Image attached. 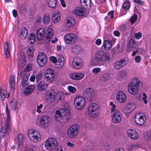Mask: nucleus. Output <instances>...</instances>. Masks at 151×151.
<instances>
[{
  "mask_svg": "<svg viewBox=\"0 0 151 151\" xmlns=\"http://www.w3.org/2000/svg\"><path fill=\"white\" fill-rule=\"evenodd\" d=\"M110 55V53L101 50L96 51L94 54V63L98 65H104L109 60Z\"/></svg>",
  "mask_w": 151,
  "mask_h": 151,
  "instance_id": "1",
  "label": "nucleus"
},
{
  "mask_svg": "<svg viewBox=\"0 0 151 151\" xmlns=\"http://www.w3.org/2000/svg\"><path fill=\"white\" fill-rule=\"evenodd\" d=\"M69 114L68 109L64 108L60 111L57 110L55 114V119L60 123L66 122L69 118L68 116Z\"/></svg>",
  "mask_w": 151,
  "mask_h": 151,
  "instance_id": "2",
  "label": "nucleus"
},
{
  "mask_svg": "<svg viewBox=\"0 0 151 151\" xmlns=\"http://www.w3.org/2000/svg\"><path fill=\"white\" fill-rule=\"evenodd\" d=\"M141 83L138 78L133 79L131 82L129 83L127 86L128 90L129 93L132 95H135L138 93Z\"/></svg>",
  "mask_w": 151,
  "mask_h": 151,
  "instance_id": "3",
  "label": "nucleus"
},
{
  "mask_svg": "<svg viewBox=\"0 0 151 151\" xmlns=\"http://www.w3.org/2000/svg\"><path fill=\"white\" fill-rule=\"evenodd\" d=\"M88 110L89 114L91 117H96L99 114L98 105L95 103L91 104L89 106Z\"/></svg>",
  "mask_w": 151,
  "mask_h": 151,
  "instance_id": "4",
  "label": "nucleus"
},
{
  "mask_svg": "<svg viewBox=\"0 0 151 151\" xmlns=\"http://www.w3.org/2000/svg\"><path fill=\"white\" fill-rule=\"evenodd\" d=\"M28 135L29 139L33 142H36L40 139L41 135L39 132L36 130L32 129L28 130Z\"/></svg>",
  "mask_w": 151,
  "mask_h": 151,
  "instance_id": "5",
  "label": "nucleus"
},
{
  "mask_svg": "<svg viewBox=\"0 0 151 151\" xmlns=\"http://www.w3.org/2000/svg\"><path fill=\"white\" fill-rule=\"evenodd\" d=\"M79 129V126L77 124L72 125L68 129L67 134L68 136L71 138H75L78 134Z\"/></svg>",
  "mask_w": 151,
  "mask_h": 151,
  "instance_id": "6",
  "label": "nucleus"
},
{
  "mask_svg": "<svg viewBox=\"0 0 151 151\" xmlns=\"http://www.w3.org/2000/svg\"><path fill=\"white\" fill-rule=\"evenodd\" d=\"M146 119L145 115L140 113H137L134 117L135 123L139 126H142L146 122Z\"/></svg>",
  "mask_w": 151,
  "mask_h": 151,
  "instance_id": "7",
  "label": "nucleus"
},
{
  "mask_svg": "<svg viewBox=\"0 0 151 151\" xmlns=\"http://www.w3.org/2000/svg\"><path fill=\"white\" fill-rule=\"evenodd\" d=\"M58 144V142L55 139L50 138L46 140L45 146L46 149L52 151Z\"/></svg>",
  "mask_w": 151,
  "mask_h": 151,
  "instance_id": "8",
  "label": "nucleus"
},
{
  "mask_svg": "<svg viewBox=\"0 0 151 151\" xmlns=\"http://www.w3.org/2000/svg\"><path fill=\"white\" fill-rule=\"evenodd\" d=\"M74 104L76 108L78 110H80L84 107L86 104V101L83 97L81 96H78L75 99Z\"/></svg>",
  "mask_w": 151,
  "mask_h": 151,
  "instance_id": "9",
  "label": "nucleus"
},
{
  "mask_svg": "<svg viewBox=\"0 0 151 151\" xmlns=\"http://www.w3.org/2000/svg\"><path fill=\"white\" fill-rule=\"evenodd\" d=\"M47 59L45 54L41 52L39 53L37 56V63L40 66H43L46 64Z\"/></svg>",
  "mask_w": 151,
  "mask_h": 151,
  "instance_id": "10",
  "label": "nucleus"
},
{
  "mask_svg": "<svg viewBox=\"0 0 151 151\" xmlns=\"http://www.w3.org/2000/svg\"><path fill=\"white\" fill-rule=\"evenodd\" d=\"M64 39L67 44L70 45L73 44L77 40V37L73 33H68L65 34Z\"/></svg>",
  "mask_w": 151,
  "mask_h": 151,
  "instance_id": "11",
  "label": "nucleus"
},
{
  "mask_svg": "<svg viewBox=\"0 0 151 151\" xmlns=\"http://www.w3.org/2000/svg\"><path fill=\"white\" fill-rule=\"evenodd\" d=\"M44 76L46 81L50 82L53 81L55 76L53 70L51 69H48L45 72Z\"/></svg>",
  "mask_w": 151,
  "mask_h": 151,
  "instance_id": "12",
  "label": "nucleus"
},
{
  "mask_svg": "<svg viewBox=\"0 0 151 151\" xmlns=\"http://www.w3.org/2000/svg\"><path fill=\"white\" fill-rule=\"evenodd\" d=\"M113 122L117 124L119 123L121 120V113L119 110H116L113 113L112 115Z\"/></svg>",
  "mask_w": 151,
  "mask_h": 151,
  "instance_id": "13",
  "label": "nucleus"
},
{
  "mask_svg": "<svg viewBox=\"0 0 151 151\" xmlns=\"http://www.w3.org/2000/svg\"><path fill=\"white\" fill-rule=\"evenodd\" d=\"M72 64L75 68L78 69L82 66L83 62L80 58L75 57L74 58Z\"/></svg>",
  "mask_w": 151,
  "mask_h": 151,
  "instance_id": "14",
  "label": "nucleus"
},
{
  "mask_svg": "<svg viewBox=\"0 0 151 151\" xmlns=\"http://www.w3.org/2000/svg\"><path fill=\"white\" fill-rule=\"evenodd\" d=\"M94 95V92L92 88L86 89L84 91V96L89 101L93 99Z\"/></svg>",
  "mask_w": 151,
  "mask_h": 151,
  "instance_id": "15",
  "label": "nucleus"
},
{
  "mask_svg": "<svg viewBox=\"0 0 151 151\" xmlns=\"http://www.w3.org/2000/svg\"><path fill=\"white\" fill-rule=\"evenodd\" d=\"M116 99L118 101L121 103L124 102L127 100L126 95L122 91L118 92L116 95Z\"/></svg>",
  "mask_w": 151,
  "mask_h": 151,
  "instance_id": "16",
  "label": "nucleus"
},
{
  "mask_svg": "<svg viewBox=\"0 0 151 151\" xmlns=\"http://www.w3.org/2000/svg\"><path fill=\"white\" fill-rule=\"evenodd\" d=\"M128 137L132 139H136L138 137V134L137 131L134 129H129L127 132Z\"/></svg>",
  "mask_w": 151,
  "mask_h": 151,
  "instance_id": "17",
  "label": "nucleus"
},
{
  "mask_svg": "<svg viewBox=\"0 0 151 151\" xmlns=\"http://www.w3.org/2000/svg\"><path fill=\"white\" fill-rule=\"evenodd\" d=\"M17 63L19 65L23 66L27 63L26 57L24 53H21L18 56L17 59Z\"/></svg>",
  "mask_w": 151,
  "mask_h": 151,
  "instance_id": "18",
  "label": "nucleus"
},
{
  "mask_svg": "<svg viewBox=\"0 0 151 151\" xmlns=\"http://www.w3.org/2000/svg\"><path fill=\"white\" fill-rule=\"evenodd\" d=\"M126 63V60L122 59L116 62L114 65V67L116 70L120 69L125 65Z\"/></svg>",
  "mask_w": 151,
  "mask_h": 151,
  "instance_id": "19",
  "label": "nucleus"
},
{
  "mask_svg": "<svg viewBox=\"0 0 151 151\" xmlns=\"http://www.w3.org/2000/svg\"><path fill=\"white\" fill-rule=\"evenodd\" d=\"M86 8L82 6L81 7H78L76 8L74 11V13L78 16H84L86 14Z\"/></svg>",
  "mask_w": 151,
  "mask_h": 151,
  "instance_id": "20",
  "label": "nucleus"
},
{
  "mask_svg": "<svg viewBox=\"0 0 151 151\" xmlns=\"http://www.w3.org/2000/svg\"><path fill=\"white\" fill-rule=\"evenodd\" d=\"M112 46V43L110 41L104 40L103 42L101 49L103 50H107L110 49Z\"/></svg>",
  "mask_w": 151,
  "mask_h": 151,
  "instance_id": "21",
  "label": "nucleus"
},
{
  "mask_svg": "<svg viewBox=\"0 0 151 151\" xmlns=\"http://www.w3.org/2000/svg\"><path fill=\"white\" fill-rule=\"evenodd\" d=\"M50 119L47 115L43 116L40 119L41 125L44 127H47L49 124Z\"/></svg>",
  "mask_w": 151,
  "mask_h": 151,
  "instance_id": "22",
  "label": "nucleus"
},
{
  "mask_svg": "<svg viewBox=\"0 0 151 151\" xmlns=\"http://www.w3.org/2000/svg\"><path fill=\"white\" fill-rule=\"evenodd\" d=\"M47 95V101L49 103H51L55 99V96L54 92L53 91H51L48 92Z\"/></svg>",
  "mask_w": 151,
  "mask_h": 151,
  "instance_id": "23",
  "label": "nucleus"
},
{
  "mask_svg": "<svg viewBox=\"0 0 151 151\" xmlns=\"http://www.w3.org/2000/svg\"><path fill=\"white\" fill-rule=\"evenodd\" d=\"M84 76V74L81 73H74L70 75V77L71 79L76 80L81 79Z\"/></svg>",
  "mask_w": 151,
  "mask_h": 151,
  "instance_id": "24",
  "label": "nucleus"
},
{
  "mask_svg": "<svg viewBox=\"0 0 151 151\" xmlns=\"http://www.w3.org/2000/svg\"><path fill=\"white\" fill-rule=\"evenodd\" d=\"M9 129V124L8 122L6 123V124L4 126L2 127L0 131V134L1 137L2 138H4L6 133L8 132V130Z\"/></svg>",
  "mask_w": 151,
  "mask_h": 151,
  "instance_id": "25",
  "label": "nucleus"
},
{
  "mask_svg": "<svg viewBox=\"0 0 151 151\" xmlns=\"http://www.w3.org/2000/svg\"><path fill=\"white\" fill-rule=\"evenodd\" d=\"M53 31L51 28H50L47 30V33L45 36L46 40L45 42L48 43L50 41L51 38L53 37Z\"/></svg>",
  "mask_w": 151,
  "mask_h": 151,
  "instance_id": "26",
  "label": "nucleus"
},
{
  "mask_svg": "<svg viewBox=\"0 0 151 151\" xmlns=\"http://www.w3.org/2000/svg\"><path fill=\"white\" fill-rule=\"evenodd\" d=\"M58 61L56 64L57 67L60 68L62 67L64 63L65 59L63 56L60 55L58 56Z\"/></svg>",
  "mask_w": 151,
  "mask_h": 151,
  "instance_id": "27",
  "label": "nucleus"
},
{
  "mask_svg": "<svg viewBox=\"0 0 151 151\" xmlns=\"http://www.w3.org/2000/svg\"><path fill=\"white\" fill-rule=\"evenodd\" d=\"M45 34V31L42 28L39 29L37 32V36L38 40L40 41L42 39Z\"/></svg>",
  "mask_w": 151,
  "mask_h": 151,
  "instance_id": "28",
  "label": "nucleus"
},
{
  "mask_svg": "<svg viewBox=\"0 0 151 151\" xmlns=\"http://www.w3.org/2000/svg\"><path fill=\"white\" fill-rule=\"evenodd\" d=\"M48 84L46 82L41 81L39 83L38 85V89L40 91L45 90L47 88Z\"/></svg>",
  "mask_w": 151,
  "mask_h": 151,
  "instance_id": "29",
  "label": "nucleus"
},
{
  "mask_svg": "<svg viewBox=\"0 0 151 151\" xmlns=\"http://www.w3.org/2000/svg\"><path fill=\"white\" fill-rule=\"evenodd\" d=\"M80 2L81 6L86 9L91 6V0H80Z\"/></svg>",
  "mask_w": 151,
  "mask_h": 151,
  "instance_id": "30",
  "label": "nucleus"
},
{
  "mask_svg": "<svg viewBox=\"0 0 151 151\" xmlns=\"http://www.w3.org/2000/svg\"><path fill=\"white\" fill-rule=\"evenodd\" d=\"M28 31L25 27H22L20 31V36L22 39H25L27 37Z\"/></svg>",
  "mask_w": 151,
  "mask_h": 151,
  "instance_id": "31",
  "label": "nucleus"
},
{
  "mask_svg": "<svg viewBox=\"0 0 151 151\" xmlns=\"http://www.w3.org/2000/svg\"><path fill=\"white\" fill-rule=\"evenodd\" d=\"M60 14L58 12L53 14L52 15V19L54 22L56 23L58 22L60 18Z\"/></svg>",
  "mask_w": 151,
  "mask_h": 151,
  "instance_id": "32",
  "label": "nucleus"
},
{
  "mask_svg": "<svg viewBox=\"0 0 151 151\" xmlns=\"http://www.w3.org/2000/svg\"><path fill=\"white\" fill-rule=\"evenodd\" d=\"M82 47L79 45H74L73 47L72 51L76 54L82 52Z\"/></svg>",
  "mask_w": 151,
  "mask_h": 151,
  "instance_id": "33",
  "label": "nucleus"
},
{
  "mask_svg": "<svg viewBox=\"0 0 151 151\" xmlns=\"http://www.w3.org/2000/svg\"><path fill=\"white\" fill-rule=\"evenodd\" d=\"M75 24V20L73 17H70L67 20L66 24L67 27H70Z\"/></svg>",
  "mask_w": 151,
  "mask_h": 151,
  "instance_id": "34",
  "label": "nucleus"
},
{
  "mask_svg": "<svg viewBox=\"0 0 151 151\" xmlns=\"http://www.w3.org/2000/svg\"><path fill=\"white\" fill-rule=\"evenodd\" d=\"M8 49V43L7 42H6L4 45V52L6 58H8L9 56V53Z\"/></svg>",
  "mask_w": 151,
  "mask_h": 151,
  "instance_id": "35",
  "label": "nucleus"
},
{
  "mask_svg": "<svg viewBox=\"0 0 151 151\" xmlns=\"http://www.w3.org/2000/svg\"><path fill=\"white\" fill-rule=\"evenodd\" d=\"M19 12L22 15L24 16L27 12V9L26 6L22 5L19 10Z\"/></svg>",
  "mask_w": 151,
  "mask_h": 151,
  "instance_id": "36",
  "label": "nucleus"
},
{
  "mask_svg": "<svg viewBox=\"0 0 151 151\" xmlns=\"http://www.w3.org/2000/svg\"><path fill=\"white\" fill-rule=\"evenodd\" d=\"M135 105L133 103H129L126 107V109L129 111H133L135 108Z\"/></svg>",
  "mask_w": 151,
  "mask_h": 151,
  "instance_id": "37",
  "label": "nucleus"
},
{
  "mask_svg": "<svg viewBox=\"0 0 151 151\" xmlns=\"http://www.w3.org/2000/svg\"><path fill=\"white\" fill-rule=\"evenodd\" d=\"M48 6L51 8H54L56 5V0H47Z\"/></svg>",
  "mask_w": 151,
  "mask_h": 151,
  "instance_id": "38",
  "label": "nucleus"
},
{
  "mask_svg": "<svg viewBox=\"0 0 151 151\" xmlns=\"http://www.w3.org/2000/svg\"><path fill=\"white\" fill-rule=\"evenodd\" d=\"M17 101L15 99H13L11 102V106L12 108L13 109L15 110H16L17 109Z\"/></svg>",
  "mask_w": 151,
  "mask_h": 151,
  "instance_id": "39",
  "label": "nucleus"
},
{
  "mask_svg": "<svg viewBox=\"0 0 151 151\" xmlns=\"http://www.w3.org/2000/svg\"><path fill=\"white\" fill-rule=\"evenodd\" d=\"M28 37L30 44H32L35 42V37L34 34L32 33H31Z\"/></svg>",
  "mask_w": 151,
  "mask_h": 151,
  "instance_id": "40",
  "label": "nucleus"
},
{
  "mask_svg": "<svg viewBox=\"0 0 151 151\" xmlns=\"http://www.w3.org/2000/svg\"><path fill=\"white\" fill-rule=\"evenodd\" d=\"M110 79L109 76L106 73H104L101 78V79L103 81H106Z\"/></svg>",
  "mask_w": 151,
  "mask_h": 151,
  "instance_id": "41",
  "label": "nucleus"
},
{
  "mask_svg": "<svg viewBox=\"0 0 151 151\" xmlns=\"http://www.w3.org/2000/svg\"><path fill=\"white\" fill-rule=\"evenodd\" d=\"M130 6V3L128 1H126L123 4L122 7L125 10L129 9Z\"/></svg>",
  "mask_w": 151,
  "mask_h": 151,
  "instance_id": "42",
  "label": "nucleus"
},
{
  "mask_svg": "<svg viewBox=\"0 0 151 151\" xmlns=\"http://www.w3.org/2000/svg\"><path fill=\"white\" fill-rule=\"evenodd\" d=\"M50 20V17L48 14H46L44 16L43 21L44 23H48L49 22Z\"/></svg>",
  "mask_w": 151,
  "mask_h": 151,
  "instance_id": "43",
  "label": "nucleus"
},
{
  "mask_svg": "<svg viewBox=\"0 0 151 151\" xmlns=\"http://www.w3.org/2000/svg\"><path fill=\"white\" fill-rule=\"evenodd\" d=\"M10 78L11 81V88L14 90L15 88L14 76L13 75H11L10 76Z\"/></svg>",
  "mask_w": 151,
  "mask_h": 151,
  "instance_id": "44",
  "label": "nucleus"
},
{
  "mask_svg": "<svg viewBox=\"0 0 151 151\" xmlns=\"http://www.w3.org/2000/svg\"><path fill=\"white\" fill-rule=\"evenodd\" d=\"M129 45L130 48H134L136 46V43L134 40L132 39L129 41Z\"/></svg>",
  "mask_w": 151,
  "mask_h": 151,
  "instance_id": "45",
  "label": "nucleus"
},
{
  "mask_svg": "<svg viewBox=\"0 0 151 151\" xmlns=\"http://www.w3.org/2000/svg\"><path fill=\"white\" fill-rule=\"evenodd\" d=\"M137 18V14H134L133 16H132L129 20L132 24H134L136 21Z\"/></svg>",
  "mask_w": 151,
  "mask_h": 151,
  "instance_id": "46",
  "label": "nucleus"
},
{
  "mask_svg": "<svg viewBox=\"0 0 151 151\" xmlns=\"http://www.w3.org/2000/svg\"><path fill=\"white\" fill-rule=\"evenodd\" d=\"M4 91L2 92V90L1 91V100L4 101V99L6 97V92L4 90V89H3Z\"/></svg>",
  "mask_w": 151,
  "mask_h": 151,
  "instance_id": "47",
  "label": "nucleus"
},
{
  "mask_svg": "<svg viewBox=\"0 0 151 151\" xmlns=\"http://www.w3.org/2000/svg\"><path fill=\"white\" fill-rule=\"evenodd\" d=\"M51 151H63V150L62 147L58 144L53 150Z\"/></svg>",
  "mask_w": 151,
  "mask_h": 151,
  "instance_id": "48",
  "label": "nucleus"
},
{
  "mask_svg": "<svg viewBox=\"0 0 151 151\" xmlns=\"http://www.w3.org/2000/svg\"><path fill=\"white\" fill-rule=\"evenodd\" d=\"M57 97L56 99L58 100L62 101L63 99V94L58 93L56 94Z\"/></svg>",
  "mask_w": 151,
  "mask_h": 151,
  "instance_id": "49",
  "label": "nucleus"
},
{
  "mask_svg": "<svg viewBox=\"0 0 151 151\" xmlns=\"http://www.w3.org/2000/svg\"><path fill=\"white\" fill-rule=\"evenodd\" d=\"M27 52L29 57H32V55L33 53V47H29L28 50L27 51Z\"/></svg>",
  "mask_w": 151,
  "mask_h": 151,
  "instance_id": "50",
  "label": "nucleus"
},
{
  "mask_svg": "<svg viewBox=\"0 0 151 151\" xmlns=\"http://www.w3.org/2000/svg\"><path fill=\"white\" fill-rule=\"evenodd\" d=\"M68 89L69 91L72 93H75L76 91V88L71 86H69L68 87Z\"/></svg>",
  "mask_w": 151,
  "mask_h": 151,
  "instance_id": "51",
  "label": "nucleus"
},
{
  "mask_svg": "<svg viewBox=\"0 0 151 151\" xmlns=\"http://www.w3.org/2000/svg\"><path fill=\"white\" fill-rule=\"evenodd\" d=\"M32 65L30 64H28L24 69V71L28 72L31 70Z\"/></svg>",
  "mask_w": 151,
  "mask_h": 151,
  "instance_id": "52",
  "label": "nucleus"
},
{
  "mask_svg": "<svg viewBox=\"0 0 151 151\" xmlns=\"http://www.w3.org/2000/svg\"><path fill=\"white\" fill-rule=\"evenodd\" d=\"M18 139L19 142H22L24 139L23 135L19 134L18 135Z\"/></svg>",
  "mask_w": 151,
  "mask_h": 151,
  "instance_id": "53",
  "label": "nucleus"
},
{
  "mask_svg": "<svg viewBox=\"0 0 151 151\" xmlns=\"http://www.w3.org/2000/svg\"><path fill=\"white\" fill-rule=\"evenodd\" d=\"M50 60L53 63L55 64L57 63V58L53 56H51L49 57Z\"/></svg>",
  "mask_w": 151,
  "mask_h": 151,
  "instance_id": "54",
  "label": "nucleus"
},
{
  "mask_svg": "<svg viewBox=\"0 0 151 151\" xmlns=\"http://www.w3.org/2000/svg\"><path fill=\"white\" fill-rule=\"evenodd\" d=\"M101 69L99 68H95L92 69V72L94 74H97L100 72Z\"/></svg>",
  "mask_w": 151,
  "mask_h": 151,
  "instance_id": "55",
  "label": "nucleus"
},
{
  "mask_svg": "<svg viewBox=\"0 0 151 151\" xmlns=\"http://www.w3.org/2000/svg\"><path fill=\"white\" fill-rule=\"evenodd\" d=\"M127 72L126 71L122 70L120 72V76L122 78H124L127 76Z\"/></svg>",
  "mask_w": 151,
  "mask_h": 151,
  "instance_id": "56",
  "label": "nucleus"
},
{
  "mask_svg": "<svg viewBox=\"0 0 151 151\" xmlns=\"http://www.w3.org/2000/svg\"><path fill=\"white\" fill-rule=\"evenodd\" d=\"M126 25L125 24L121 25L119 27V29L120 31H123L126 28Z\"/></svg>",
  "mask_w": 151,
  "mask_h": 151,
  "instance_id": "57",
  "label": "nucleus"
},
{
  "mask_svg": "<svg viewBox=\"0 0 151 151\" xmlns=\"http://www.w3.org/2000/svg\"><path fill=\"white\" fill-rule=\"evenodd\" d=\"M43 105L42 104H40V105H37V111L39 113H40L41 112L40 109L42 108Z\"/></svg>",
  "mask_w": 151,
  "mask_h": 151,
  "instance_id": "58",
  "label": "nucleus"
},
{
  "mask_svg": "<svg viewBox=\"0 0 151 151\" xmlns=\"http://www.w3.org/2000/svg\"><path fill=\"white\" fill-rule=\"evenodd\" d=\"M32 92V91H29V90L26 88L24 92V94L26 96L29 95L31 94Z\"/></svg>",
  "mask_w": 151,
  "mask_h": 151,
  "instance_id": "59",
  "label": "nucleus"
},
{
  "mask_svg": "<svg viewBox=\"0 0 151 151\" xmlns=\"http://www.w3.org/2000/svg\"><path fill=\"white\" fill-rule=\"evenodd\" d=\"M43 77V75L41 73H38L36 75V79L37 80L39 81L41 79H42V78Z\"/></svg>",
  "mask_w": 151,
  "mask_h": 151,
  "instance_id": "60",
  "label": "nucleus"
},
{
  "mask_svg": "<svg viewBox=\"0 0 151 151\" xmlns=\"http://www.w3.org/2000/svg\"><path fill=\"white\" fill-rule=\"evenodd\" d=\"M29 75L27 74H25L24 75L23 78L22 79V81H27L29 78Z\"/></svg>",
  "mask_w": 151,
  "mask_h": 151,
  "instance_id": "61",
  "label": "nucleus"
},
{
  "mask_svg": "<svg viewBox=\"0 0 151 151\" xmlns=\"http://www.w3.org/2000/svg\"><path fill=\"white\" fill-rule=\"evenodd\" d=\"M150 135L147 133V134H145V140L148 141H150L151 140V138H150Z\"/></svg>",
  "mask_w": 151,
  "mask_h": 151,
  "instance_id": "62",
  "label": "nucleus"
},
{
  "mask_svg": "<svg viewBox=\"0 0 151 151\" xmlns=\"http://www.w3.org/2000/svg\"><path fill=\"white\" fill-rule=\"evenodd\" d=\"M141 60V57L139 55L137 56L135 58V61L136 63H139L140 62Z\"/></svg>",
  "mask_w": 151,
  "mask_h": 151,
  "instance_id": "63",
  "label": "nucleus"
},
{
  "mask_svg": "<svg viewBox=\"0 0 151 151\" xmlns=\"http://www.w3.org/2000/svg\"><path fill=\"white\" fill-rule=\"evenodd\" d=\"M143 97L142 98V99L144 101V102L145 104H147V101L146 99V98L147 96L146 95V93H143Z\"/></svg>",
  "mask_w": 151,
  "mask_h": 151,
  "instance_id": "64",
  "label": "nucleus"
}]
</instances>
